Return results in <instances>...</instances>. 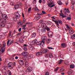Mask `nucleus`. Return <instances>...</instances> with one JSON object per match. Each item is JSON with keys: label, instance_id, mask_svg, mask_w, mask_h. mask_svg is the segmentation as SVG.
<instances>
[{"label": "nucleus", "instance_id": "obj_1", "mask_svg": "<svg viewBox=\"0 0 75 75\" xmlns=\"http://www.w3.org/2000/svg\"><path fill=\"white\" fill-rule=\"evenodd\" d=\"M8 68H10L11 69H13V68H14L13 62H9L8 64Z\"/></svg>", "mask_w": 75, "mask_h": 75}, {"label": "nucleus", "instance_id": "obj_2", "mask_svg": "<svg viewBox=\"0 0 75 75\" xmlns=\"http://www.w3.org/2000/svg\"><path fill=\"white\" fill-rule=\"evenodd\" d=\"M15 17H16V18H15L16 19H17V18L18 19L19 18H20V14H19V13L17 12H16L15 13Z\"/></svg>", "mask_w": 75, "mask_h": 75}, {"label": "nucleus", "instance_id": "obj_3", "mask_svg": "<svg viewBox=\"0 0 75 75\" xmlns=\"http://www.w3.org/2000/svg\"><path fill=\"white\" fill-rule=\"evenodd\" d=\"M37 14L38 15V16H38L35 17V19L36 20H38L40 19L41 18V16H40L42 15V14H40V13H37Z\"/></svg>", "mask_w": 75, "mask_h": 75}, {"label": "nucleus", "instance_id": "obj_4", "mask_svg": "<svg viewBox=\"0 0 75 75\" xmlns=\"http://www.w3.org/2000/svg\"><path fill=\"white\" fill-rule=\"evenodd\" d=\"M33 70V68L31 67H28L27 69V71L28 72L30 73Z\"/></svg>", "mask_w": 75, "mask_h": 75}, {"label": "nucleus", "instance_id": "obj_5", "mask_svg": "<svg viewBox=\"0 0 75 75\" xmlns=\"http://www.w3.org/2000/svg\"><path fill=\"white\" fill-rule=\"evenodd\" d=\"M2 17L3 19L7 20V15L6 14H3L2 15Z\"/></svg>", "mask_w": 75, "mask_h": 75}, {"label": "nucleus", "instance_id": "obj_6", "mask_svg": "<svg viewBox=\"0 0 75 75\" xmlns=\"http://www.w3.org/2000/svg\"><path fill=\"white\" fill-rule=\"evenodd\" d=\"M19 63L20 65H24V61H23L22 60H19Z\"/></svg>", "mask_w": 75, "mask_h": 75}, {"label": "nucleus", "instance_id": "obj_7", "mask_svg": "<svg viewBox=\"0 0 75 75\" xmlns=\"http://www.w3.org/2000/svg\"><path fill=\"white\" fill-rule=\"evenodd\" d=\"M45 42V41L43 40L41 41L40 45L41 47H44Z\"/></svg>", "mask_w": 75, "mask_h": 75}, {"label": "nucleus", "instance_id": "obj_8", "mask_svg": "<svg viewBox=\"0 0 75 75\" xmlns=\"http://www.w3.org/2000/svg\"><path fill=\"white\" fill-rule=\"evenodd\" d=\"M46 54L49 56L50 58H52L53 57V55L50 52H47Z\"/></svg>", "mask_w": 75, "mask_h": 75}, {"label": "nucleus", "instance_id": "obj_9", "mask_svg": "<svg viewBox=\"0 0 75 75\" xmlns=\"http://www.w3.org/2000/svg\"><path fill=\"white\" fill-rule=\"evenodd\" d=\"M41 27L42 28H45V27H47V25H46L45 23H43L41 24Z\"/></svg>", "mask_w": 75, "mask_h": 75}, {"label": "nucleus", "instance_id": "obj_10", "mask_svg": "<svg viewBox=\"0 0 75 75\" xmlns=\"http://www.w3.org/2000/svg\"><path fill=\"white\" fill-rule=\"evenodd\" d=\"M3 47V48H4V47H6V43L5 42V41H4L3 42V43L2 44V45H1V44H0V47Z\"/></svg>", "mask_w": 75, "mask_h": 75}, {"label": "nucleus", "instance_id": "obj_11", "mask_svg": "<svg viewBox=\"0 0 75 75\" xmlns=\"http://www.w3.org/2000/svg\"><path fill=\"white\" fill-rule=\"evenodd\" d=\"M73 71L71 70H69L68 71V75H71L72 74Z\"/></svg>", "mask_w": 75, "mask_h": 75}, {"label": "nucleus", "instance_id": "obj_12", "mask_svg": "<svg viewBox=\"0 0 75 75\" xmlns=\"http://www.w3.org/2000/svg\"><path fill=\"white\" fill-rule=\"evenodd\" d=\"M1 54H2L3 53H4V51H5V49H4L3 47H1Z\"/></svg>", "mask_w": 75, "mask_h": 75}, {"label": "nucleus", "instance_id": "obj_13", "mask_svg": "<svg viewBox=\"0 0 75 75\" xmlns=\"http://www.w3.org/2000/svg\"><path fill=\"white\" fill-rule=\"evenodd\" d=\"M42 52H38L36 54V55L37 56H40L41 55H42Z\"/></svg>", "mask_w": 75, "mask_h": 75}, {"label": "nucleus", "instance_id": "obj_14", "mask_svg": "<svg viewBox=\"0 0 75 75\" xmlns=\"http://www.w3.org/2000/svg\"><path fill=\"white\" fill-rule=\"evenodd\" d=\"M51 42V39L50 38H48L46 41V43L47 44H50Z\"/></svg>", "mask_w": 75, "mask_h": 75}, {"label": "nucleus", "instance_id": "obj_15", "mask_svg": "<svg viewBox=\"0 0 75 75\" xmlns=\"http://www.w3.org/2000/svg\"><path fill=\"white\" fill-rule=\"evenodd\" d=\"M35 43H34V40H33L32 42H30V45H31L32 47H34L35 46Z\"/></svg>", "mask_w": 75, "mask_h": 75}, {"label": "nucleus", "instance_id": "obj_16", "mask_svg": "<svg viewBox=\"0 0 75 75\" xmlns=\"http://www.w3.org/2000/svg\"><path fill=\"white\" fill-rule=\"evenodd\" d=\"M19 7H20L19 4L16 5L15 6V8L16 9H18L19 8Z\"/></svg>", "mask_w": 75, "mask_h": 75}, {"label": "nucleus", "instance_id": "obj_17", "mask_svg": "<svg viewBox=\"0 0 75 75\" xmlns=\"http://www.w3.org/2000/svg\"><path fill=\"white\" fill-rule=\"evenodd\" d=\"M52 4H54L53 2H50V3H48V5L49 7H50L51 8V5H52Z\"/></svg>", "mask_w": 75, "mask_h": 75}, {"label": "nucleus", "instance_id": "obj_18", "mask_svg": "<svg viewBox=\"0 0 75 75\" xmlns=\"http://www.w3.org/2000/svg\"><path fill=\"white\" fill-rule=\"evenodd\" d=\"M48 51V50H47L44 49L43 50L42 52H43V54H45V53H47V52Z\"/></svg>", "mask_w": 75, "mask_h": 75}, {"label": "nucleus", "instance_id": "obj_19", "mask_svg": "<svg viewBox=\"0 0 75 75\" xmlns=\"http://www.w3.org/2000/svg\"><path fill=\"white\" fill-rule=\"evenodd\" d=\"M64 60L62 59H60L58 61V63L59 64H62V62H63Z\"/></svg>", "mask_w": 75, "mask_h": 75}, {"label": "nucleus", "instance_id": "obj_20", "mask_svg": "<svg viewBox=\"0 0 75 75\" xmlns=\"http://www.w3.org/2000/svg\"><path fill=\"white\" fill-rule=\"evenodd\" d=\"M31 36H32L33 37H36V33H32L31 35Z\"/></svg>", "mask_w": 75, "mask_h": 75}, {"label": "nucleus", "instance_id": "obj_21", "mask_svg": "<svg viewBox=\"0 0 75 75\" xmlns=\"http://www.w3.org/2000/svg\"><path fill=\"white\" fill-rule=\"evenodd\" d=\"M12 33V31L11 30L9 31V33L8 34V37H10V38H11V33Z\"/></svg>", "mask_w": 75, "mask_h": 75}, {"label": "nucleus", "instance_id": "obj_22", "mask_svg": "<svg viewBox=\"0 0 75 75\" xmlns=\"http://www.w3.org/2000/svg\"><path fill=\"white\" fill-rule=\"evenodd\" d=\"M29 62H26L25 63V67H28L29 66Z\"/></svg>", "mask_w": 75, "mask_h": 75}, {"label": "nucleus", "instance_id": "obj_23", "mask_svg": "<svg viewBox=\"0 0 75 75\" xmlns=\"http://www.w3.org/2000/svg\"><path fill=\"white\" fill-rule=\"evenodd\" d=\"M42 41H45L46 39H47V37L46 36H43L42 38Z\"/></svg>", "mask_w": 75, "mask_h": 75}, {"label": "nucleus", "instance_id": "obj_24", "mask_svg": "<svg viewBox=\"0 0 75 75\" xmlns=\"http://www.w3.org/2000/svg\"><path fill=\"white\" fill-rule=\"evenodd\" d=\"M27 58L28 59H31L33 58V56L32 55H30V56H28L27 57Z\"/></svg>", "mask_w": 75, "mask_h": 75}, {"label": "nucleus", "instance_id": "obj_25", "mask_svg": "<svg viewBox=\"0 0 75 75\" xmlns=\"http://www.w3.org/2000/svg\"><path fill=\"white\" fill-rule=\"evenodd\" d=\"M18 24H19V25H23V23L21 22V20H19L18 22Z\"/></svg>", "mask_w": 75, "mask_h": 75}, {"label": "nucleus", "instance_id": "obj_26", "mask_svg": "<svg viewBox=\"0 0 75 75\" xmlns=\"http://www.w3.org/2000/svg\"><path fill=\"white\" fill-rule=\"evenodd\" d=\"M66 44L64 43H62L61 45V46L62 47H66Z\"/></svg>", "mask_w": 75, "mask_h": 75}, {"label": "nucleus", "instance_id": "obj_27", "mask_svg": "<svg viewBox=\"0 0 75 75\" xmlns=\"http://www.w3.org/2000/svg\"><path fill=\"white\" fill-rule=\"evenodd\" d=\"M46 31L45 29L42 28L41 29V32L42 33H45Z\"/></svg>", "mask_w": 75, "mask_h": 75}, {"label": "nucleus", "instance_id": "obj_28", "mask_svg": "<svg viewBox=\"0 0 75 75\" xmlns=\"http://www.w3.org/2000/svg\"><path fill=\"white\" fill-rule=\"evenodd\" d=\"M19 42H20L21 43H23V42H24V40L22 38H20L19 40Z\"/></svg>", "mask_w": 75, "mask_h": 75}, {"label": "nucleus", "instance_id": "obj_29", "mask_svg": "<svg viewBox=\"0 0 75 75\" xmlns=\"http://www.w3.org/2000/svg\"><path fill=\"white\" fill-rule=\"evenodd\" d=\"M45 28L47 30V31H48L50 30V28L47 27V26Z\"/></svg>", "mask_w": 75, "mask_h": 75}, {"label": "nucleus", "instance_id": "obj_30", "mask_svg": "<svg viewBox=\"0 0 75 75\" xmlns=\"http://www.w3.org/2000/svg\"><path fill=\"white\" fill-rule=\"evenodd\" d=\"M41 41H39V42H38L37 43L36 45H41Z\"/></svg>", "mask_w": 75, "mask_h": 75}, {"label": "nucleus", "instance_id": "obj_31", "mask_svg": "<svg viewBox=\"0 0 75 75\" xmlns=\"http://www.w3.org/2000/svg\"><path fill=\"white\" fill-rule=\"evenodd\" d=\"M13 42H14V40H12L11 42H10L9 43V44L8 45V46H10V45H11V44L13 43Z\"/></svg>", "mask_w": 75, "mask_h": 75}, {"label": "nucleus", "instance_id": "obj_32", "mask_svg": "<svg viewBox=\"0 0 75 75\" xmlns=\"http://www.w3.org/2000/svg\"><path fill=\"white\" fill-rule=\"evenodd\" d=\"M28 48L30 51H32V50H33V47L29 46L28 47Z\"/></svg>", "mask_w": 75, "mask_h": 75}, {"label": "nucleus", "instance_id": "obj_33", "mask_svg": "<svg viewBox=\"0 0 75 75\" xmlns=\"http://www.w3.org/2000/svg\"><path fill=\"white\" fill-rule=\"evenodd\" d=\"M23 49L24 50V51H27V50H28V49L26 47H23Z\"/></svg>", "mask_w": 75, "mask_h": 75}, {"label": "nucleus", "instance_id": "obj_34", "mask_svg": "<svg viewBox=\"0 0 75 75\" xmlns=\"http://www.w3.org/2000/svg\"><path fill=\"white\" fill-rule=\"evenodd\" d=\"M57 3H58V4H59V5H62V3L60 1H58L57 2Z\"/></svg>", "mask_w": 75, "mask_h": 75}, {"label": "nucleus", "instance_id": "obj_35", "mask_svg": "<svg viewBox=\"0 0 75 75\" xmlns=\"http://www.w3.org/2000/svg\"><path fill=\"white\" fill-rule=\"evenodd\" d=\"M22 54L23 56H25V55H27V53H26V52H24L22 53Z\"/></svg>", "mask_w": 75, "mask_h": 75}, {"label": "nucleus", "instance_id": "obj_36", "mask_svg": "<svg viewBox=\"0 0 75 75\" xmlns=\"http://www.w3.org/2000/svg\"><path fill=\"white\" fill-rule=\"evenodd\" d=\"M70 68L71 69H72L74 68V65H73L71 64L70 66Z\"/></svg>", "mask_w": 75, "mask_h": 75}, {"label": "nucleus", "instance_id": "obj_37", "mask_svg": "<svg viewBox=\"0 0 75 75\" xmlns=\"http://www.w3.org/2000/svg\"><path fill=\"white\" fill-rule=\"evenodd\" d=\"M58 69H59V67H57L54 70V72H56V71H57L58 70Z\"/></svg>", "mask_w": 75, "mask_h": 75}, {"label": "nucleus", "instance_id": "obj_38", "mask_svg": "<svg viewBox=\"0 0 75 75\" xmlns=\"http://www.w3.org/2000/svg\"><path fill=\"white\" fill-rule=\"evenodd\" d=\"M51 24H52V23L51 22L49 21L47 23V24L48 25H51Z\"/></svg>", "mask_w": 75, "mask_h": 75}, {"label": "nucleus", "instance_id": "obj_39", "mask_svg": "<svg viewBox=\"0 0 75 75\" xmlns=\"http://www.w3.org/2000/svg\"><path fill=\"white\" fill-rule=\"evenodd\" d=\"M65 13H70V11H69V9L67 8V10L66 11Z\"/></svg>", "mask_w": 75, "mask_h": 75}, {"label": "nucleus", "instance_id": "obj_40", "mask_svg": "<svg viewBox=\"0 0 75 75\" xmlns=\"http://www.w3.org/2000/svg\"><path fill=\"white\" fill-rule=\"evenodd\" d=\"M35 9L36 11H37V12H38L39 11V9H38V8H37V7H36L35 8Z\"/></svg>", "mask_w": 75, "mask_h": 75}, {"label": "nucleus", "instance_id": "obj_41", "mask_svg": "<svg viewBox=\"0 0 75 75\" xmlns=\"http://www.w3.org/2000/svg\"><path fill=\"white\" fill-rule=\"evenodd\" d=\"M4 22V20L2 19H0V23H3Z\"/></svg>", "mask_w": 75, "mask_h": 75}, {"label": "nucleus", "instance_id": "obj_42", "mask_svg": "<svg viewBox=\"0 0 75 75\" xmlns=\"http://www.w3.org/2000/svg\"><path fill=\"white\" fill-rule=\"evenodd\" d=\"M54 23L58 25V26H59V24H58V22L57 21H55Z\"/></svg>", "mask_w": 75, "mask_h": 75}, {"label": "nucleus", "instance_id": "obj_43", "mask_svg": "<svg viewBox=\"0 0 75 75\" xmlns=\"http://www.w3.org/2000/svg\"><path fill=\"white\" fill-rule=\"evenodd\" d=\"M33 41L35 43V44H36L38 42V41H37V40H33Z\"/></svg>", "mask_w": 75, "mask_h": 75}, {"label": "nucleus", "instance_id": "obj_44", "mask_svg": "<svg viewBox=\"0 0 75 75\" xmlns=\"http://www.w3.org/2000/svg\"><path fill=\"white\" fill-rule=\"evenodd\" d=\"M58 21L59 22V24H62V22L61 21V20H58Z\"/></svg>", "mask_w": 75, "mask_h": 75}, {"label": "nucleus", "instance_id": "obj_45", "mask_svg": "<svg viewBox=\"0 0 75 75\" xmlns=\"http://www.w3.org/2000/svg\"><path fill=\"white\" fill-rule=\"evenodd\" d=\"M11 5V6H14L15 5V3L13 2H11L10 3Z\"/></svg>", "mask_w": 75, "mask_h": 75}, {"label": "nucleus", "instance_id": "obj_46", "mask_svg": "<svg viewBox=\"0 0 75 75\" xmlns=\"http://www.w3.org/2000/svg\"><path fill=\"white\" fill-rule=\"evenodd\" d=\"M60 71L61 72H64L65 70L63 68H62L60 70Z\"/></svg>", "mask_w": 75, "mask_h": 75}, {"label": "nucleus", "instance_id": "obj_47", "mask_svg": "<svg viewBox=\"0 0 75 75\" xmlns=\"http://www.w3.org/2000/svg\"><path fill=\"white\" fill-rule=\"evenodd\" d=\"M5 24H3L2 25H1V27H5Z\"/></svg>", "mask_w": 75, "mask_h": 75}, {"label": "nucleus", "instance_id": "obj_48", "mask_svg": "<svg viewBox=\"0 0 75 75\" xmlns=\"http://www.w3.org/2000/svg\"><path fill=\"white\" fill-rule=\"evenodd\" d=\"M8 73L9 74V75H11V71H10V70H8Z\"/></svg>", "mask_w": 75, "mask_h": 75}, {"label": "nucleus", "instance_id": "obj_49", "mask_svg": "<svg viewBox=\"0 0 75 75\" xmlns=\"http://www.w3.org/2000/svg\"><path fill=\"white\" fill-rule=\"evenodd\" d=\"M47 48H48L49 50H53V47H47Z\"/></svg>", "mask_w": 75, "mask_h": 75}, {"label": "nucleus", "instance_id": "obj_50", "mask_svg": "<svg viewBox=\"0 0 75 75\" xmlns=\"http://www.w3.org/2000/svg\"><path fill=\"white\" fill-rule=\"evenodd\" d=\"M26 27V25H23V26H22V28L23 29L24 28H25V27Z\"/></svg>", "mask_w": 75, "mask_h": 75}, {"label": "nucleus", "instance_id": "obj_51", "mask_svg": "<svg viewBox=\"0 0 75 75\" xmlns=\"http://www.w3.org/2000/svg\"><path fill=\"white\" fill-rule=\"evenodd\" d=\"M45 57H47V58L49 57V56H48V55L46 53L45 55Z\"/></svg>", "mask_w": 75, "mask_h": 75}, {"label": "nucleus", "instance_id": "obj_52", "mask_svg": "<svg viewBox=\"0 0 75 75\" xmlns=\"http://www.w3.org/2000/svg\"><path fill=\"white\" fill-rule=\"evenodd\" d=\"M45 57H47V58L49 57V56H48V55L46 53L45 55Z\"/></svg>", "mask_w": 75, "mask_h": 75}, {"label": "nucleus", "instance_id": "obj_53", "mask_svg": "<svg viewBox=\"0 0 75 75\" xmlns=\"http://www.w3.org/2000/svg\"><path fill=\"white\" fill-rule=\"evenodd\" d=\"M28 47V45H27L26 44L23 45V47Z\"/></svg>", "mask_w": 75, "mask_h": 75}, {"label": "nucleus", "instance_id": "obj_54", "mask_svg": "<svg viewBox=\"0 0 75 75\" xmlns=\"http://www.w3.org/2000/svg\"><path fill=\"white\" fill-rule=\"evenodd\" d=\"M42 12L43 14H45V15H47V13H46V12H45V11H42Z\"/></svg>", "mask_w": 75, "mask_h": 75}, {"label": "nucleus", "instance_id": "obj_55", "mask_svg": "<svg viewBox=\"0 0 75 75\" xmlns=\"http://www.w3.org/2000/svg\"><path fill=\"white\" fill-rule=\"evenodd\" d=\"M71 38L72 39H74V38H75V37L74 36V35H71Z\"/></svg>", "mask_w": 75, "mask_h": 75}, {"label": "nucleus", "instance_id": "obj_56", "mask_svg": "<svg viewBox=\"0 0 75 75\" xmlns=\"http://www.w3.org/2000/svg\"><path fill=\"white\" fill-rule=\"evenodd\" d=\"M67 19L69 20H71V18L70 17H68L67 18Z\"/></svg>", "mask_w": 75, "mask_h": 75}, {"label": "nucleus", "instance_id": "obj_57", "mask_svg": "<svg viewBox=\"0 0 75 75\" xmlns=\"http://www.w3.org/2000/svg\"><path fill=\"white\" fill-rule=\"evenodd\" d=\"M33 4H36V0H33Z\"/></svg>", "mask_w": 75, "mask_h": 75}, {"label": "nucleus", "instance_id": "obj_58", "mask_svg": "<svg viewBox=\"0 0 75 75\" xmlns=\"http://www.w3.org/2000/svg\"><path fill=\"white\" fill-rule=\"evenodd\" d=\"M27 59H24V61H25V63L26 62H27Z\"/></svg>", "mask_w": 75, "mask_h": 75}, {"label": "nucleus", "instance_id": "obj_59", "mask_svg": "<svg viewBox=\"0 0 75 75\" xmlns=\"http://www.w3.org/2000/svg\"><path fill=\"white\" fill-rule=\"evenodd\" d=\"M10 40H8L7 41V45L8 46V45L9 44V42H10Z\"/></svg>", "mask_w": 75, "mask_h": 75}, {"label": "nucleus", "instance_id": "obj_60", "mask_svg": "<svg viewBox=\"0 0 75 75\" xmlns=\"http://www.w3.org/2000/svg\"><path fill=\"white\" fill-rule=\"evenodd\" d=\"M26 21V20H25V19L23 18V23H25Z\"/></svg>", "mask_w": 75, "mask_h": 75}, {"label": "nucleus", "instance_id": "obj_61", "mask_svg": "<svg viewBox=\"0 0 75 75\" xmlns=\"http://www.w3.org/2000/svg\"><path fill=\"white\" fill-rule=\"evenodd\" d=\"M31 8H29L28 9V12H30V11H31Z\"/></svg>", "mask_w": 75, "mask_h": 75}, {"label": "nucleus", "instance_id": "obj_62", "mask_svg": "<svg viewBox=\"0 0 75 75\" xmlns=\"http://www.w3.org/2000/svg\"><path fill=\"white\" fill-rule=\"evenodd\" d=\"M42 0H39V3H42Z\"/></svg>", "mask_w": 75, "mask_h": 75}, {"label": "nucleus", "instance_id": "obj_63", "mask_svg": "<svg viewBox=\"0 0 75 75\" xmlns=\"http://www.w3.org/2000/svg\"><path fill=\"white\" fill-rule=\"evenodd\" d=\"M71 34H73L74 33V31L73 30H71Z\"/></svg>", "mask_w": 75, "mask_h": 75}, {"label": "nucleus", "instance_id": "obj_64", "mask_svg": "<svg viewBox=\"0 0 75 75\" xmlns=\"http://www.w3.org/2000/svg\"><path fill=\"white\" fill-rule=\"evenodd\" d=\"M49 75V72H47L46 73L45 75Z\"/></svg>", "mask_w": 75, "mask_h": 75}]
</instances>
